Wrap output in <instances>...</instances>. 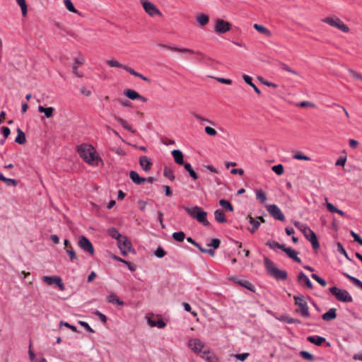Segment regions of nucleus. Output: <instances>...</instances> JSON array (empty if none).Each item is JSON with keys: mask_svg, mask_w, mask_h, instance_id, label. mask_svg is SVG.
I'll list each match as a JSON object with an SVG mask.
<instances>
[{"mask_svg": "<svg viewBox=\"0 0 362 362\" xmlns=\"http://www.w3.org/2000/svg\"><path fill=\"white\" fill-rule=\"evenodd\" d=\"M337 250L339 252L343 254L347 259H349V257H348V255H347L346 250H344L343 245L340 243H337Z\"/></svg>", "mask_w": 362, "mask_h": 362, "instance_id": "0e129e2a", "label": "nucleus"}, {"mask_svg": "<svg viewBox=\"0 0 362 362\" xmlns=\"http://www.w3.org/2000/svg\"><path fill=\"white\" fill-rule=\"evenodd\" d=\"M295 304L300 308L302 317H308L310 316L308 303L303 296H294Z\"/></svg>", "mask_w": 362, "mask_h": 362, "instance_id": "0eeeda50", "label": "nucleus"}, {"mask_svg": "<svg viewBox=\"0 0 362 362\" xmlns=\"http://www.w3.org/2000/svg\"><path fill=\"white\" fill-rule=\"evenodd\" d=\"M144 11L151 17L155 16H161L162 13L159 9L151 1L148 0H141Z\"/></svg>", "mask_w": 362, "mask_h": 362, "instance_id": "6e6552de", "label": "nucleus"}, {"mask_svg": "<svg viewBox=\"0 0 362 362\" xmlns=\"http://www.w3.org/2000/svg\"><path fill=\"white\" fill-rule=\"evenodd\" d=\"M324 23L329 24V25L337 28L340 30L348 33L349 29L346 25H345L339 18L337 17H327L322 19Z\"/></svg>", "mask_w": 362, "mask_h": 362, "instance_id": "423d86ee", "label": "nucleus"}, {"mask_svg": "<svg viewBox=\"0 0 362 362\" xmlns=\"http://www.w3.org/2000/svg\"><path fill=\"white\" fill-rule=\"evenodd\" d=\"M272 170L276 173L278 175H281L284 173V167L281 164L274 165L272 168Z\"/></svg>", "mask_w": 362, "mask_h": 362, "instance_id": "8fccbe9b", "label": "nucleus"}, {"mask_svg": "<svg viewBox=\"0 0 362 362\" xmlns=\"http://www.w3.org/2000/svg\"><path fill=\"white\" fill-rule=\"evenodd\" d=\"M243 78L246 83H247L249 86L252 87V88L254 89L255 93H257L259 95L261 94L260 90L255 86V83H252V77H250L248 75L244 74V75H243Z\"/></svg>", "mask_w": 362, "mask_h": 362, "instance_id": "c85d7f7f", "label": "nucleus"}, {"mask_svg": "<svg viewBox=\"0 0 362 362\" xmlns=\"http://www.w3.org/2000/svg\"><path fill=\"white\" fill-rule=\"evenodd\" d=\"M264 264L267 272L271 276L277 280H286L287 278V272L285 270H281L276 267L274 263L268 257L264 258Z\"/></svg>", "mask_w": 362, "mask_h": 362, "instance_id": "7ed1b4c3", "label": "nucleus"}, {"mask_svg": "<svg viewBox=\"0 0 362 362\" xmlns=\"http://www.w3.org/2000/svg\"><path fill=\"white\" fill-rule=\"evenodd\" d=\"M174 240L178 242H182L185 238V234L183 231L175 232L172 235Z\"/></svg>", "mask_w": 362, "mask_h": 362, "instance_id": "ea45409f", "label": "nucleus"}, {"mask_svg": "<svg viewBox=\"0 0 362 362\" xmlns=\"http://www.w3.org/2000/svg\"><path fill=\"white\" fill-rule=\"evenodd\" d=\"M215 220L218 223H226L227 219L223 211L221 209H216L214 212Z\"/></svg>", "mask_w": 362, "mask_h": 362, "instance_id": "cd10ccee", "label": "nucleus"}, {"mask_svg": "<svg viewBox=\"0 0 362 362\" xmlns=\"http://www.w3.org/2000/svg\"><path fill=\"white\" fill-rule=\"evenodd\" d=\"M267 210L274 219L284 221L285 216L281 210L276 204H269L267 206Z\"/></svg>", "mask_w": 362, "mask_h": 362, "instance_id": "9d476101", "label": "nucleus"}, {"mask_svg": "<svg viewBox=\"0 0 362 362\" xmlns=\"http://www.w3.org/2000/svg\"><path fill=\"white\" fill-rule=\"evenodd\" d=\"M329 291L340 302L351 303L353 301L352 296L345 289H340L337 286H333L330 287Z\"/></svg>", "mask_w": 362, "mask_h": 362, "instance_id": "39448f33", "label": "nucleus"}, {"mask_svg": "<svg viewBox=\"0 0 362 362\" xmlns=\"http://www.w3.org/2000/svg\"><path fill=\"white\" fill-rule=\"evenodd\" d=\"M299 354L304 359H306V360H308V361H313L314 360V356L313 354H311L310 353L306 351H300Z\"/></svg>", "mask_w": 362, "mask_h": 362, "instance_id": "de8ad7c7", "label": "nucleus"}, {"mask_svg": "<svg viewBox=\"0 0 362 362\" xmlns=\"http://www.w3.org/2000/svg\"><path fill=\"white\" fill-rule=\"evenodd\" d=\"M147 321L151 327L164 328L166 326V323L163 320V319L155 317L154 316H148Z\"/></svg>", "mask_w": 362, "mask_h": 362, "instance_id": "2eb2a0df", "label": "nucleus"}, {"mask_svg": "<svg viewBox=\"0 0 362 362\" xmlns=\"http://www.w3.org/2000/svg\"><path fill=\"white\" fill-rule=\"evenodd\" d=\"M197 21L200 26H204L209 23V17L203 13L199 14L197 16Z\"/></svg>", "mask_w": 362, "mask_h": 362, "instance_id": "72a5a7b5", "label": "nucleus"}, {"mask_svg": "<svg viewBox=\"0 0 362 362\" xmlns=\"http://www.w3.org/2000/svg\"><path fill=\"white\" fill-rule=\"evenodd\" d=\"M216 79L217 81H218L219 83H221L228 84V85H230L232 83V81L228 78L218 77V78H216Z\"/></svg>", "mask_w": 362, "mask_h": 362, "instance_id": "338daca9", "label": "nucleus"}, {"mask_svg": "<svg viewBox=\"0 0 362 362\" xmlns=\"http://www.w3.org/2000/svg\"><path fill=\"white\" fill-rule=\"evenodd\" d=\"M237 283L246 288L247 289L252 291V292H255V288L254 286V285H252L249 281H247V280H239L237 281Z\"/></svg>", "mask_w": 362, "mask_h": 362, "instance_id": "f704fd0d", "label": "nucleus"}, {"mask_svg": "<svg viewBox=\"0 0 362 362\" xmlns=\"http://www.w3.org/2000/svg\"><path fill=\"white\" fill-rule=\"evenodd\" d=\"M38 111L41 113H44L45 117L47 118H50L53 116V113L54 112V108L49 107H44L43 106H38Z\"/></svg>", "mask_w": 362, "mask_h": 362, "instance_id": "bb28decb", "label": "nucleus"}, {"mask_svg": "<svg viewBox=\"0 0 362 362\" xmlns=\"http://www.w3.org/2000/svg\"><path fill=\"white\" fill-rule=\"evenodd\" d=\"M118 247L122 255H126L131 249V242L124 236L117 241Z\"/></svg>", "mask_w": 362, "mask_h": 362, "instance_id": "f8f14e48", "label": "nucleus"}, {"mask_svg": "<svg viewBox=\"0 0 362 362\" xmlns=\"http://www.w3.org/2000/svg\"><path fill=\"white\" fill-rule=\"evenodd\" d=\"M298 282L303 286L305 285L308 288L312 289L313 288V284L309 279V278L303 272H300L297 277Z\"/></svg>", "mask_w": 362, "mask_h": 362, "instance_id": "f3484780", "label": "nucleus"}, {"mask_svg": "<svg viewBox=\"0 0 362 362\" xmlns=\"http://www.w3.org/2000/svg\"><path fill=\"white\" fill-rule=\"evenodd\" d=\"M117 259L118 261L122 262L124 263L125 264H127V267H128V268H129V269L130 271L133 272V271H134V270H135V267H134V264H132V263H131V262H127V261H126V260H124V259H122V258H120V257H118Z\"/></svg>", "mask_w": 362, "mask_h": 362, "instance_id": "4d7b16f0", "label": "nucleus"}, {"mask_svg": "<svg viewBox=\"0 0 362 362\" xmlns=\"http://www.w3.org/2000/svg\"><path fill=\"white\" fill-rule=\"evenodd\" d=\"M249 353H243L234 355V357L240 361H244L249 356Z\"/></svg>", "mask_w": 362, "mask_h": 362, "instance_id": "5fc2aeb1", "label": "nucleus"}, {"mask_svg": "<svg viewBox=\"0 0 362 362\" xmlns=\"http://www.w3.org/2000/svg\"><path fill=\"white\" fill-rule=\"evenodd\" d=\"M185 169L189 173L190 177L194 180H196L198 178V175L196 173V172L192 168V165L189 163H186L184 164Z\"/></svg>", "mask_w": 362, "mask_h": 362, "instance_id": "2f4dec72", "label": "nucleus"}, {"mask_svg": "<svg viewBox=\"0 0 362 362\" xmlns=\"http://www.w3.org/2000/svg\"><path fill=\"white\" fill-rule=\"evenodd\" d=\"M16 1L21 8L23 16H25L27 14V5L25 0H16Z\"/></svg>", "mask_w": 362, "mask_h": 362, "instance_id": "a18cd8bd", "label": "nucleus"}, {"mask_svg": "<svg viewBox=\"0 0 362 362\" xmlns=\"http://www.w3.org/2000/svg\"><path fill=\"white\" fill-rule=\"evenodd\" d=\"M60 325L61 326L62 325H64L65 327L69 328L70 329H71L74 332H78L76 326L71 325H70L69 323H68L66 322L61 321L60 322Z\"/></svg>", "mask_w": 362, "mask_h": 362, "instance_id": "bf43d9fd", "label": "nucleus"}, {"mask_svg": "<svg viewBox=\"0 0 362 362\" xmlns=\"http://www.w3.org/2000/svg\"><path fill=\"white\" fill-rule=\"evenodd\" d=\"M307 340L317 346H320L323 342L326 341L325 337H320L317 335L308 337Z\"/></svg>", "mask_w": 362, "mask_h": 362, "instance_id": "5701e85b", "label": "nucleus"}, {"mask_svg": "<svg viewBox=\"0 0 362 362\" xmlns=\"http://www.w3.org/2000/svg\"><path fill=\"white\" fill-rule=\"evenodd\" d=\"M266 245L269 247V248H271L272 250H276V248L277 249L283 250L284 248V246H285V245L280 244L278 242L274 241V240H269V241H267L266 243Z\"/></svg>", "mask_w": 362, "mask_h": 362, "instance_id": "473e14b6", "label": "nucleus"}, {"mask_svg": "<svg viewBox=\"0 0 362 362\" xmlns=\"http://www.w3.org/2000/svg\"><path fill=\"white\" fill-rule=\"evenodd\" d=\"M348 71L356 79L362 81V76L360 74H358L357 72H356L355 71H354L351 69H349Z\"/></svg>", "mask_w": 362, "mask_h": 362, "instance_id": "e2e57ef3", "label": "nucleus"}, {"mask_svg": "<svg viewBox=\"0 0 362 362\" xmlns=\"http://www.w3.org/2000/svg\"><path fill=\"white\" fill-rule=\"evenodd\" d=\"M231 27L229 22L218 18L215 21L214 31L218 34H223L230 30Z\"/></svg>", "mask_w": 362, "mask_h": 362, "instance_id": "1a4fd4ad", "label": "nucleus"}, {"mask_svg": "<svg viewBox=\"0 0 362 362\" xmlns=\"http://www.w3.org/2000/svg\"><path fill=\"white\" fill-rule=\"evenodd\" d=\"M107 301L110 303L118 305H122L124 304V302L121 300L115 293L112 292L107 296Z\"/></svg>", "mask_w": 362, "mask_h": 362, "instance_id": "412c9836", "label": "nucleus"}, {"mask_svg": "<svg viewBox=\"0 0 362 362\" xmlns=\"http://www.w3.org/2000/svg\"><path fill=\"white\" fill-rule=\"evenodd\" d=\"M337 309L330 308L327 313L322 315V318L325 321H331L337 317Z\"/></svg>", "mask_w": 362, "mask_h": 362, "instance_id": "aec40b11", "label": "nucleus"}, {"mask_svg": "<svg viewBox=\"0 0 362 362\" xmlns=\"http://www.w3.org/2000/svg\"><path fill=\"white\" fill-rule=\"evenodd\" d=\"M78 245L85 252L93 255L94 254V248L90 241L85 236L79 238Z\"/></svg>", "mask_w": 362, "mask_h": 362, "instance_id": "9b49d317", "label": "nucleus"}, {"mask_svg": "<svg viewBox=\"0 0 362 362\" xmlns=\"http://www.w3.org/2000/svg\"><path fill=\"white\" fill-rule=\"evenodd\" d=\"M189 347L194 352H201L204 346V344L198 339H194L189 341Z\"/></svg>", "mask_w": 362, "mask_h": 362, "instance_id": "4468645a", "label": "nucleus"}, {"mask_svg": "<svg viewBox=\"0 0 362 362\" xmlns=\"http://www.w3.org/2000/svg\"><path fill=\"white\" fill-rule=\"evenodd\" d=\"M1 133L5 138H7L11 133V130L7 127H1Z\"/></svg>", "mask_w": 362, "mask_h": 362, "instance_id": "774afa93", "label": "nucleus"}, {"mask_svg": "<svg viewBox=\"0 0 362 362\" xmlns=\"http://www.w3.org/2000/svg\"><path fill=\"white\" fill-rule=\"evenodd\" d=\"M0 180L4 181L7 186L16 187L18 185L16 180L7 178L2 173H0Z\"/></svg>", "mask_w": 362, "mask_h": 362, "instance_id": "7c9ffc66", "label": "nucleus"}, {"mask_svg": "<svg viewBox=\"0 0 362 362\" xmlns=\"http://www.w3.org/2000/svg\"><path fill=\"white\" fill-rule=\"evenodd\" d=\"M42 280L44 282H45L48 285L57 284L60 288L61 290L64 289V284L62 283V279L59 276H45L42 277Z\"/></svg>", "mask_w": 362, "mask_h": 362, "instance_id": "ddd939ff", "label": "nucleus"}, {"mask_svg": "<svg viewBox=\"0 0 362 362\" xmlns=\"http://www.w3.org/2000/svg\"><path fill=\"white\" fill-rule=\"evenodd\" d=\"M66 253L69 255L70 259L71 261H74V259H77L75 251L74 250L71 245H70V248H68L66 250Z\"/></svg>", "mask_w": 362, "mask_h": 362, "instance_id": "864d4df0", "label": "nucleus"}, {"mask_svg": "<svg viewBox=\"0 0 362 362\" xmlns=\"http://www.w3.org/2000/svg\"><path fill=\"white\" fill-rule=\"evenodd\" d=\"M18 136H16L15 141L19 144H24L26 141L25 133L19 128L17 129Z\"/></svg>", "mask_w": 362, "mask_h": 362, "instance_id": "c756f323", "label": "nucleus"}, {"mask_svg": "<svg viewBox=\"0 0 362 362\" xmlns=\"http://www.w3.org/2000/svg\"><path fill=\"white\" fill-rule=\"evenodd\" d=\"M64 4L66 9L72 13H78L71 0H64Z\"/></svg>", "mask_w": 362, "mask_h": 362, "instance_id": "a19ab883", "label": "nucleus"}, {"mask_svg": "<svg viewBox=\"0 0 362 362\" xmlns=\"http://www.w3.org/2000/svg\"><path fill=\"white\" fill-rule=\"evenodd\" d=\"M83 327H84L88 332L93 333L94 330L90 327V325L84 321H79L78 322Z\"/></svg>", "mask_w": 362, "mask_h": 362, "instance_id": "680f3d73", "label": "nucleus"}, {"mask_svg": "<svg viewBox=\"0 0 362 362\" xmlns=\"http://www.w3.org/2000/svg\"><path fill=\"white\" fill-rule=\"evenodd\" d=\"M115 119H117V121L123 126L124 128H125L127 130L129 131V132H133V129L131 127V126H129L127 122L125 120H124L122 118H119V117H115Z\"/></svg>", "mask_w": 362, "mask_h": 362, "instance_id": "09e8293b", "label": "nucleus"}, {"mask_svg": "<svg viewBox=\"0 0 362 362\" xmlns=\"http://www.w3.org/2000/svg\"><path fill=\"white\" fill-rule=\"evenodd\" d=\"M108 233L112 238L117 239V241L122 237V235L114 228L109 229Z\"/></svg>", "mask_w": 362, "mask_h": 362, "instance_id": "c03bdc74", "label": "nucleus"}, {"mask_svg": "<svg viewBox=\"0 0 362 362\" xmlns=\"http://www.w3.org/2000/svg\"><path fill=\"white\" fill-rule=\"evenodd\" d=\"M281 68H282L284 70H285V71H288V72H289V73H291V74H294V75H298V72H297L296 71H295V70L292 69L291 68H290V67H289L288 65H286V64H284V63H283V64H281Z\"/></svg>", "mask_w": 362, "mask_h": 362, "instance_id": "052dcab7", "label": "nucleus"}, {"mask_svg": "<svg viewBox=\"0 0 362 362\" xmlns=\"http://www.w3.org/2000/svg\"><path fill=\"white\" fill-rule=\"evenodd\" d=\"M106 64L110 67H117L121 69H123V67H124V65L122 64L118 61L114 59L107 60Z\"/></svg>", "mask_w": 362, "mask_h": 362, "instance_id": "37998d69", "label": "nucleus"}, {"mask_svg": "<svg viewBox=\"0 0 362 362\" xmlns=\"http://www.w3.org/2000/svg\"><path fill=\"white\" fill-rule=\"evenodd\" d=\"M124 94L131 100H136V90L126 89L124 90Z\"/></svg>", "mask_w": 362, "mask_h": 362, "instance_id": "49530a36", "label": "nucleus"}, {"mask_svg": "<svg viewBox=\"0 0 362 362\" xmlns=\"http://www.w3.org/2000/svg\"><path fill=\"white\" fill-rule=\"evenodd\" d=\"M185 211L193 218H195L204 226H209V222L207 220V213L202 209L199 206H194L192 208L185 206Z\"/></svg>", "mask_w": 362, "mask_h": 362, "instance_id": "20e7f679", "label": "nucleus"}, {"mask_svg": "<svg viewBox=\"0 0 362 362\" xmlns=\"http://www.w3.org/2000/svg\"><path fill=\"white\" fill-rule=\"evenodd\" d=\"M284 320L288 324H296V323L300 324V321L299 320L293 318V317H285L284 318Z\"/></svg>", "mask_w": 362, "mask_h": 362, "instance_id": "13d9d810", "label": "nucleus"}, {"mask_svg": "<svg viewBox=\"0 0 362 362\" xmlns=\"http://www.w3.org/2000/svg\"><path fill=\"white\" fill-rule=\"evenodd\" d=\"M77 151L79 156L87 163L97 166L101 159L96 155V151L92 145L88 144H82L77 146Z\"/></svg>", "mask_w": 362, "mask_h": 362, "instance_id": "f257e3e1", "label": "nucleus"}, {"mask_svg": "<svg viewBox=\"0 0 362 362\" xmlns=\"http://www.w3.org/2000/svg\"><path fill=\"white\" fill-rule=\"evenodd\" d=\"M343 274L344 276L349 279L356 286L360 288L362 290V281L361 280L356 277L350 276L346 273H344Z\"/></svg>", "mask_w": 362, "mask_h": 362, "instance_id": "c9c22d12", "label": "nucleus"}, {"mask_svg": "<svg viewBox=\"0 0 362 362\" xmlns=\"http://www.w3.org/2000/svg\"><path fill=\"white\" fill-rule=\"evenodd\" d=\"M247 218L248 219L249 223L252 225V228H248V230L250 233H254L259 228L260 222L255 220L250 215H248Z\"/></svg>", "mask_w": 362, "mask_h": 362, "instance_id": "b1692460", "label": "nucleus"}, {"mask_svg": "<svg viewBox=\"0 0 362 362\" xmlns=\"http://www.w3.org/2000/svg\"><path fill=\"white\" fill-rule=\"evenodd\" d=\"M294 226L300 230L305 238L312 244L313 248L315 250L319 249L320 243L318 242L315 233L311 230L306 224L301 223L298 221L294 222Z\"/></svg>", "mask_w": 362, "mask_h": 362, "instance_id": "f03ea898", "label": "nucleus"}, {"mask_svg": "<svg viewBox=\"0 0 362 362\" xmlns=\"http://www.w3.org/2000/svg\"><path fill=\"white\" fill-rule=\"evenodd\" d=\"M154 255L158 258H162L166 255V252L160 246H159L154 252Z\"/></svg>", "mask_w": 362, "mask_h": 362, "instance_id": "603ef678", "label": "nucleus"}, {"mask_svg": "<svg viewBox=\"0 0 362 362\" xmlns=\"http://www.w3.org/2000/svg\"><path fill=\"white\" fill-rule=\"evenodd\" d=\"M221 241L218 238H214L211 240V241L207 244L208 247H212L214 249L218 248L220 246Z\"/></svg>", "mask_w": 362, "mask_h": 362, "instance_id": "3c124183", "label": "nucleus"}, {"mask_svg": "<svg viewBox=\"0 0 362 362\" xmlns=\"http://www.w3.org/2000/svg\"><path fill=\"white\" fill-rule=\"evenodd\" d=\"M256 198L261 203L264 204L267 201L266 194L262 189H259L256 192Z\"/></svg>", "mask_w": 362, "mask_h": 362, "instance_id": "4c0bfd02", "label": "nucleus"}, {"mask_svg": "<svg viewBox=\"0 0 362 362\" xmlns=\"http://www.w3.org/2000/svg\"><path fill=\"white\" fill-rule=\"evenodd\" d=\"M159 47L166 48L169 50L174 51V52H182V53H189V54H194L195 53L194 50L188 48H177L169 45H165L163 44H159Z\"/></svg>", "mask_w": 362, "mask_h": 362, "instance_id": "6ab92c4d", "label": "nucleus"}, {"mask_svg": "<svg viewBox=\"0 0 362 362\" xmlns=\"http://www.w3.org/2000/svg\"><path fill=\"white\" fill-rule=\"evenodd\" d=\"M284 252L286 253V255L292 259L294 262L297 263H300L301 259L298 257V252L293 250L291 247H286V245L284 246V248L282 250Z\"/></svg>", "mask_w": 362, "mask_h": 362, "instance_id": "a211bd4d", "label": "nucleus"}, {"mask_svg": "<svg viewBox=\"0 0 362 362\" xmlns=\"http://www.w3.org/2000/svg\"><path fill=\"white\" fill-rule=\"evenodd\" d=\"M293 158L296 160H303L306 161L311 160V158L305 155H304L303 153L298 151L296 153L293 155Z\"/></svg>", "mask_w": 362, "mask_h": 362, "instance_id": "79ce46f5", "label": "nucleus"}, {"mask_svg": "<svg viewBox=\"0 0 362 362\" xmlns=\"http://www.w3.org/2000/svg\"><path fill=\"white\" fill-rule=\"evenodd\" d=\"M204 131H205L206 134H207L209 136H214L217 134L216 130L211 127H206L204 129Z\"/></svg>", "mask_w": 362, "mask_h": 362, "instance_id": "6e6d98bb", "label": "nucleus"}, {"mask_svg": "<svg viewBox=\"0 0 362 362\" xmlns=\"http://www.w3.org/2000/svg\"><path fill=\"white\" fill-rule=\"evenodd\" d=\"M193 116L198 120L200 122H208V123H212L210 120L206 119V118H204L202 117L201 115L197 114V113H193Z\"/></svg>", "mask_w": 362, "mask_h": 362, "instance_id": "69168bd1", "label": "nucleus"}, {"mask_svg": "<svg viewBox=\"0 0 362 362\" xmlns=\"http://www.w3.org/2000/svg\"><path fill=\"white\" fill-rule=\"evenodd\" d=\"M219 204L226 210L228 211H233L234 209L232 204L230 203L229 201L226 199H221L219 201Z\"/></svg>", "mask_w": 362, "mask_h": 362, "instance_id": "e433bc0d", "label": "nucleus"}, {"mask_svg": "<svg viewBox=\"0 0 362 362\" xmlns=\"http://www.w3.org/2000/svg\"><path fill=\"white\" fill-rule=\"evenodd\" d=\"M83 62H84V60L83 58H76L74 59V64L73 66V73L76 76H77L78 77H80V78L83 77V74L79 73L77 69H78V66L83 64Z\"/></svg>", "mask_w": 362, "mask_h": 362, "instance_id": "393cba45", "label": "nucleus"}, {"mask_svg": "<svg viewBox=\"0 0 362 362\" xmlns=\"http://www.w3.org/2000/svg\"><path fill=\"white\" fill-rule=\"evenodd\" d=\"M175 162L179 165L184 164L183 154L180 150L175 149L172 151Z\"/></svg>", "mask_w": 362, "mask_h": 362, "instance_id": "4be33fe9", "label": "nucleus"}, {"mask_svg": "<svg viewBox=\"0 0 362 362\" xmlns=\"http://www.w3.org/2000/svg\"><path fill=\"white\" fill-rule=\"evenodd\" d=\"M139 165L142 170L145 172H149L152 168L153 163L151 160L146 156H142L139 157Z\"/></svg>", "mask_w": 362, "mask_h": 362, "instance_id": "dca6fc26", "label": "nucleus"}, {"mask_svg": "<svg viewBox=\"0 0 362 362\" xmlns=\"http://www.w3.org/2000/svg\"><path fill=\"white\" fill-rule=\"evenodd\" d=\"M163 175L165 177H168L171 181H173L175 180L174 173H173V170L168 167L164 168Z\"/></svg>", "mask_w": 362, "mask_h": 362, "instance_id": "58836bf2", "label": "nucleus"}, {"mask_svg": "<svg viewBox=\"0 0 362 362\" xmlns=\"http://www.w3.org/2000/svg\"><path fill=\"white\" fill-rule=\"evenodd\" d=\"M253 28L257 30L258 31L259 33H260L261 34H263L265 36L267 37H271L272 36V33L269 30H268L266 27L262 25H259V24H257V23H255L253 25Z\"/></svg>", "mask_w": 362, "mask_h": 362, "instance_id": "a878e982", "label": "nucleus"}]
</instances>
